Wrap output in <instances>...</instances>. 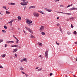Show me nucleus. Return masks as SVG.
<instances>
[{
    "label": "nucleus",
    "mask_w": 77,
    "mask_h": 77,
    "mask_svg": "<svg viewBox=\"0 0 77 77\" xmlns=\"http://www.w3.org/2000/svg\"><path fill=\"white\" fill-rule=\"evenodd\" d=\"M26 23L28 24V26H32L33 23L32 21L29 19H27L26 20Z\"/></svg>",
    "instance_id": "f257e3e1"
},
{
    "label": "nucleus",
    "mask_w": 77,
    "mask_h": 77,
    "mask_svg": "<svg viewBox=\"0 0 77 77\" xmlns=\"http://www.w3.org/2000/svg\"><path fill=\"white\" fill-rule=\"evenodd\" d=\"M25 28L27 30H28L31 33H33V31H32V30H31V29H30L29 27L26 26L25 27Z\"/></svg>",
    "instance_id": "f03ea898"
},
{
    "label": "nucleus",
    "mask_w": 77,
    "mask_h": 77,
    "mask_svg": "<svg viewBox=\"0 0 77 77\" xmlns=\"http://www.w3.org/2000/svg\"><path fill=\"white\" fill-rule=\"evenodd\" d=\"M56 12L57 13H60L61 14H66V15H71V14L66 13H63L61 12H57V11Z\"/></svg>",
    "instance_id": "7ed1b4c3"
},
{
    "label": "nucleus",
    "mask_w": 77,
    "mask_h": 77,
    "mask_svg": "<svg viewBox=\"0 0 77 77\" xmlns=\"http://www.w3.org/2000/svg\"><path fill=\"white\" fill-rule=\"evenodd\" d=\"M27 3H28V2H21L20 4L22 6H25L27 5Z\"/></svg>",
    "instance_id": "20e7f679"
},
{
    "label": "nucleus",
    "mask_w": 77,
    "mask_h": 77,
    "mask_svg": "<svg viewBox=\"0 0 77 77\" xmlns=\"http://www.w3.org/2000/svg\"><path fill=\"white\" fill-rule=\"evenodd\" d=\"M33 15L36 17H38L39 16V14L38 13L34 12L33 13Z\"/></svg>",
    "instance_id": "39448f33"
},
{
    "label": "nucleus",
    "mask_w": 77,
    "mask_h": 77,
    "mask_svg": "<svg viewBox=\"0 0 77 77\" xmlns=\"http://www.w3.org/2000/svg\"><path fill=\"white\" fill-rule=\"evenodd\" d=\"M48 51H47L45 52V57H46V58H48Z\"/></svg>",
    "instance_id": "423d86ee"
},
{
    "label": "nucleus",
    "mask_w": 77,
    "mask_h": 77,
    "mask_svg": "<svg viewBox=\"0 0 77 77\" xmlns=\"http://www.w3.org/2000/svg\"><path fill=\"white\" fill-rule=\"evenodd\" d=\"M20 62H24V61H25L26 62V63L27 62V59L26 58H25L23 59L20 60Z\"/></svg>",
    "instance_id": "0eeeda50"
},
{
    "label": "nucleus",
    "mask_w": 77,
    "mask_h": 77,
    "mask_svg": "<svg viewBox=\"0 0 77 77\" xmlns=\"http://www.w3.org/2000/svg\"><path fill=\"white\" fill-rule=\"evenodd\" d=\"M44 27L43 26H42L40 29V32H42L44 30Z\"/></svg>",
    "instance_id": "6e6552de"
},
{
    "label": "nucleus",
    "mask_w": 77,
    "mask_h": 77,
    "mask_svg": "<svg viewBox=\"0 0 77 77\" xmlns=\"http://www.w3.org/2000/svg\"><path fill=\"white\" fill-rule=\"evenodd\" d=\"M45 9L46 11H47L48 12H50L52 11V10L51 9H48L47 8H45Z\"/></svg>",
    "instance_id": "1a4fd4ad"
},
{
    "label": "nucleus",
    "mask_w": 77,
    "mask_h": 77,
    "mask_svg": "<svg viewBox=\"0 0 77 77\" xmlns=\"http://www.w3.org/2000/svg\"><path fill=\"white\" fill-rule=\"evenodd\" d=\"M8 5H16V4L15 3L11 2L10 3H8Z\"/></svg>",
    "instance_id": "9d476101"
},
{
    "label": "nucleus",
    "mask_w": 77,
    "mask_h": 77,
    "mask_svg": "<svg viewBox=\"0 0 77 77\" xmlns=\"http://www.w3.org/2000/svg\"><path fill=\"white\" fill-rule=\"evenodd\" d=\"M36 8L35 6H30L29 7V9L30 10V9H32V8Z\"/></svg>",
    "instance_id": "9b49d317"
},
{
    "label": "nucleus",
    "mask_w": 77,
    "mask_h": 77,
    "mask_svg": "<svg viewBox=\"0 0 77 77\" xmlns=\"http://www.w3.org/2000/svg\"><path fill=\"white\" fill-rule=\"evenodd\" d=\"M18 51V49L15 48L14 49V51H13V53H15V52H17Z\"/></svg>",
    "instance_id": "f8f14e48"
},
{
    "label": "nucleus",
    "mask_w": 77,
    "mask_h": 77,
    "mask_svg": "<svg viewBox=\"0 0 77 77\" xmlns=\"http://www.w3.org/2000/svg\"><path fill=\"white\" fill-rule=\"evenodd\" d=\"M14 58H17V54H15L14 55Z\"/></svg>",
    "instance_id": "ddd939ff"
},
{
    "label": "nucleus",
    "mask_w": 77,
    "mask_h": 77,
    "mask_svg": "<svg viewBox=\"0 0 77 77\" xmlns=\"http://www.w3.org/2000/svg\"><path fill=\"white\" fill-rule=\"evenodd\" d=\"M20 69L21 71H23V67L20 66Z\"/></svg>",
    "instance_id": "4468645a"
},
{
    "label": "nucleus",
    "mask_w": 77,
    "mask_h": 77,
    "mask_svg": "<svg viewBox=\"0 0 77 77\" xmlns=\"http://www.w3.org/2000/svg\"><path fill=\"white\" fill-rule=\"evenodd\" d=\"M30 37L31 38H35V37L33 35H30Z\"/></svg>",
    "instance_id": "2eb2a0df"
},
{
    "label": "nucleus",
    "mask_w": 77,
    "mask_h": 77,
    "mask_svg": "<svg viewBox=\"0 0 77 77\" xmlns=\"http://www.w3.org/2000/svg\"><path fill=\"white\" fill-rule=\"evenodd\" d=\"M38 45H40L41 46H42V44L41 43H40V42H38Z\"/></svg>",
    "instance_id": "dca6fc26"
},
{
    "label": "nucleus",
    "mask_w": 77,
    "mask_h": 77,
    "mask_svg": "<svg viewBox=\"0 0 77 77\" xmlns=\"http://www.w3.org/2000/svg\"><path fill=\"white\" fill-rule=\"evenodd\" d=\"M6 14H7L8 15V14H9L10 13V12H8V11H6Z\"/></svg>",
    "instance_id": "f3484780"
},
{
    "label": "nucleus",
    "mask_w": 77,
    "mask_h": 77,
    "mask_svg": "<svg viewBox=\"0 0 77 77\" xmlns=\"http://www.w3.org/2000/svg\"><path fill=\"white\" fill-rule=\"evenodd\" d=\"M67 34L69 35L71 34V32L69 31H68L67 32Z\"/></svg>",
    "instance_id": "a211bd4d"
},
{
    "label": "nucleus",
    "mask_w": 77,
    "mask_h": 77,
    "mask_svg": "<svg viewBox=\"0 0 77 77\" xmlns=\"http://www.w3.org/2000/svg\"><path fill=\"white\" fill-rule=\"evenodd\" d=\"M6 56V54H3V55H2V57L3 58L5 57Z\"/></svg>",
    "instance_id": "6ab92c4d"
},
{
    "label": "nucleus",
    "mask_w": 77,
    "mask_h": 77,
    "mask_svg": "<svg viewBox=\"0 0 77 77\" xmlns=\"http://www.w3.org/2000/svg\"><path fill=\"white\" fill-rule=\"evenodd\" d=\"M42 35H45V33L44 32H42Z\"/></svg>",
    "instance_id": "aec40b11"
},
{
    "label": "nucleus",
    "mask_w": 77,
    "mask_h": 77,
    "mask_svg": "<svg viewBox=\"0 0 77 77\" xmlns=\"http://www.w3.org/2000/svg\"><path fill=\"white\" fill-rule=\"evenodd\" d=\"M12 22H13V20H12L11 21L9 22L8 23H9L10 24H12Z\"/></svg>",
    "instance_id": "412c9836"
},
{
    "label": "nucleus",
    "mask_w": 77,
    "mask_h": 77,
    "mask_svg": "<svg viewBox=\"0 0 77 77\" xmlns=\"http://www.w3.org/2000/svg\"><path fill=\"white\" fill-rule=\"evenodd\" d=\"M14 47H17V48H18V47H19V46L18 45H14Z\"/></svg>",
    "instance_id": "4be33fe9"
},
{
    "label": "nucleus",
    "mask_w": 77,
    "mask_h": 77,
    "mask_svg": "<svg viewBox=\"0 0 77 77\" xmlns=\"http://www.w3.org/2000/svg\"><path fill=\"white\" fill-rule=\"evenodd\" d=\"M17 18L18 19H19V20H21V17L20 16L18 17Z\"/></svg>",
    "instance_id": "5701e85b"
},
{
    "label": "nucleus",
    "mask_w": 77,
    "mask_h": 77,
    "mask_svg": "<svg viewBox=\"0 0 77 77\" xmlns=\"http://www.w3.org/2000/svg\"><path fill=\"white\" fill-rule=\"evenodd\" d=\"M40 13H41L42 14H43L44 15H45V13H44V12H43V11H41L40 12Z\"/></svg>",
    "instance_id": "b1692460"
},
{
    "label": "nucleus",
    "mask_w": 77,
    "mask_h": 77,
    "mask_svg": "<svg viewBox=\"0 0 77 77\" xmlns=\"http://www.w3.org/2000/svg\"><path fill=\"white\" fill-rule=\"evenodd\" d=\"M73 10H77V8H72Z\"/></svg>",
    "instance_id": "393cba45"
},
{
    "label": "nucleus",
    "mask_w": 77,
    "mask_h": 77,
    "mask_svg": "<svg viewBox=\"0 0 77 77\" xmlns=\"http://www.w3.org/2000/svg\"><path fill=\"white\" fill-rule=\"evenodd\" d=\"M16 39L17 40L16 43H17V44H18V43L19 40H18V38H17V39Z\"/></svg>",
    "instance_id": "a878e982"
},
{
    "label": "nucleus",
    "mask_w": 77,
    "mask_h": 77,
    "mask_svg": "<svg viewBox=\"0 0 77 77\" xmlns=\"http://www.w3.org/2000/svg\"><path fill=\"white\" fill-rule=\"evenodd\" d=\"M73 33L75 34V35H76L77 34V32L76 31H75L74 32H73Z\"/></svg>",
    "instance_id": "bb28decb"
},
{
    "label": "nucleus",
    "mask_w": 77,
    "mask_h": 77,
    "mask_svg": "<svg viewBox=\"0 0 77 77\" xmlns=\"http://www.w3.org/2000/svg\"><path fill=\"white\" fill-rule=\"evenodd\" d=\"M13 37L14 38H15V39H17V38L16 37H15V35H13Z\"/></svg>",
    "instance_id": "cd10ccee"
},
{
    "label": "nucleus",
    "mask_w": 77,
    "mask_h": 77,
    "mask_svg": "<svg viewBox=\"0 0 77 77\" xmlns=\"http://www.w3.org/2000/svg\"><path fill=\"white\" fill-rule=\"evenodd\" d=\"M72 6V4L71 5H69L68 6L66 7L67 8H69V7Z\"/></svg>",
    "instance_id": "c85d7f7f"
},
{
    "label": "nucleus",
    "mask_w": 77,
    "mask_h": 77,
    "mask_svg": "<svg viewBox=\"0 0 77 77\" xmlns=\"http://www.w3.org/2000/svg\"><path fill=\"white\" fill-rule=\"evenodd\" d=\"M2 31L3 32V33H6V31L5 30H2Z\"/></svg>",
    "instance_id": "c756f323"
},
{
    "label": "nucleus",
    "mask_w": 77,
    "mask_h": 77,
    "mask_svg": "<svg viewBox=\"0 0 77 77\" xmlns=\"http://www.w3.org/2000/svg\"><path fill=\"white\" fill-rule=\"evenodd\" d=\"M10 42V43H14V41H9Z\"/></svg>",
    "instance_id": "7c9ffc66"
},
{
    "label": "nucleus",
    "mask_w": 77,
    "mask_h": 77,
    "mask_svg": "<svg viewBox=\"0 0 77 77\" xmlns=\"http://www.w3.org/2000/svg\"><path fill=\"white\" fill-rule=\"evenodd\" d=\"M11 47H14V45H11Z\"/></svg>",
    "instance_id": "2f4dec72"
},
{
    "label": "nucleus",
    "mask_w": 77,
    "mask_h": 77,
    "mask_svg": "<svg viewBox=\"0 0 77 77\" xmlns=\"http://www.w3.org/2000/svg\"><path fill=\"white\" fill-rule=\"evenodd\" d=\"M4 28H5V29H8V27L6 26H4Z\"/></svg>",
    "instance_id": "473e14b6"
},
{
    "label": "nucleus",
    "mask_w": 77,
    "mask_h": 77,
    "mask_svg": "<svg viewBox=\"0 0 77 77\" xmlns=\"http://www.w3.org/2000/svg\"><path fill=\"white\" fill-rule=\"evenodd\" d=\"M3 39H2L0 40V42H3Z\"/></svg>",
    "instance_id": "72a5a7b5"
},
{
    "label": "nucleus",
    "mask_w": 77,
    "mask_h": 77,
    "mask_svg": "<svg viewBox=\"0 0 77 77\" xmlns=\"http://www.w3.org/2000/svg\"><path fill=\"white\" fill-rule=\"evenodd\" d=\"M10 59H13V57H12V56H10Z\"/></svg>",
    "instance_id": "f704fd0d"
},
{
    "label": "nucleus",
    "mask_w": 77,
    "mask_h": 77,
    "mask_svg": "<svg viewBox=\"0 0 77 77\" xmlns=\"http://www.w3.org/2000/svg\"><path fill=\"white\" fill-rule=\"evenodd\" d=\"M6 42L7 43H8V44H9V43H10V42H9V41H6Z\"/></svg>",
    "instance_id": "c9c22d12"
},
{
    "label": "nucleus",
    "mask_w": 77,
    "mask_h": 77,
    "mask_svg": "<svg viewBox=\"0 0 77 77\" xmlns=\"http://www.w3.org/2000/svg\"><path fill=\"white\" fill-rule=\"evenodd\" d=\"M41 70H42V68H40V69H38V71H41Z\"/></svg>",
    "instance_id": "e433bc0d"
},
{
    "label": "nucleus",
    "mask_w": 77,
    "mask_h": 77,
    "mask_svg": "<svg viewBox=\"0 0 77 77\" xmlns=\"http://www.w3.org/2000/svg\"><path fill=\"white\" fill-rule=\"evenodd\" d=\"M5 47H8V45L7 44H5Z\"/></svg>",
    "instance_id": "4c0bfd02"
},
{
    "label": "nucleus",
    "mask_w": 77,
    "mask_h": 77,
    "mask_svg": "<svg viewBox=\"0 0 77 77\" xmlns=\"http://www.w3.org/2000/svg\"><path fill=\"white\" fill-rule=\"evenodd\" d=\"M21 1H22L23 2H26V0H20Z\"/></svg>",
    "instance_id": "58836bf2"
},
{
    "label": "nucleus",
    "mask_w": 77,
    "mask_h": 77,
    "mask_svg": "<svg viewBox=\"0 0 77 77\" xmlns=\"http://www.w3.org/2000/svg\"><path fill=\"white\" fill-rule=\"evenodd\" d=\"M54 1L55 2H59V0H54Z\"/></svg>",
    "instance_id": "ea45409f"
},
{
    "label": "nucleus",
    "mask_w": 77,
    "mask_h": 77,
    "mask_svg": "<svg viewBox=\"0 0 77 77\" xmlns=\"http://www.w3.org/2000/svg\"><path fill=\"white\" fill-rule=\"evenodd\" d=\"M21 72L22 74H26V73H25L24 72L22 71Z\"/></svg>",
    "instance_id": "a19ab883"
},
{
    "label": "nucleus",
    "mask_w": 77,
    "mask_h": 77,
    "mask_svg": "<svg viewBox=\"0 0 77 77\" xmlns=\"http://www.w3.org/2000/svg\"><path fill=\"white\" fill-rule=\"evenodd\" d=\"M26 77H28V75H29L28 74H25Z\"/></svg>",
    "instance_id": "79ce46f5"
},
{
    "label": "nucleus",
    "mask_w": 77,
    "mask_h": 77,
    "mask_svg": "<svg viewBox=\"0 0 77 77\" xmlns=\"http://www.w3.org/2000/svg\"><path fill=\"white\" fill-rule=\"evenodd\" d=\"M71 26L72 28V29H73L74 26H72V24H71Z\"/></svg>",
    "instance_id": "37998d69"
},
{
    "label": "nucleus",
    "mask_w": 77,
    "mask_h": 77,
    "mask_svg": "<svg viewBox=\"0 0 77 77\" xmlns=\"http://www.w3.org/2000/svg\"><path fill=\"white\" fill-rule=\"evenodd\" d=\"M69 10L70 11H72L73 10L72 8L69 9Z\"/></svg>",
    "instance_id": "c03bdc74"
},
{
    "label": "nucleus",
    "mask_w": 77,
    "mask_h": 77,
    "mask_svg": "<svg viewBox=\"0 0 77 77\" xmlns=\"http://www.w3.org/2000/svg\"><path fill=\"white\" fill-rule=\"evenodd\" d=\"M0 68H3V67L2 66H0Z\"/></svg>",
    "instance_id": "a18cd8bd"
},
{
    "label": "nucleus",
    "mask_w": 77,
    "mask_h": 77,
    "mask_svg": "<svg viewBox=\"0 0 77 77\" xmlns=\"http://www.w3.org/2000/svg\"><path fill=\"white\" fill-rule=\"evenodd\" d=\"M57 26H60V24H59V23H57Z\"/></svg>",
    "instance_id": "49530a36"
},
{
    "label": "nucleus",
    "mask_w": 77,
    "mask_h": 77,
    "mask_svg": "<svg viewBox=\"0 0 77 77\" xmlns=\"http://www.w3.org/2000/svg\"><path fill=\"white\" fill-rule=\"evenodd\" d=\"M56 43L57 45H59V43H57V42H56Z\"/></svg>",
    "instance_id": "de8ad7c7"
},
{
    "label": "nucleus",
    "mask_w": 77,
    "mask_h": 77,
    "mask_svg": "<svg viewBox=\"0 0 77 77\" xmlns=\"http://www.w3.org/2000/svg\"><path fill=\"white\" fill-rule=\"evenodd\" d=\"M52 75H53V73H51L50 74V76H51Z\"/></svg>",
    "instance_id": "09e8293b"
},
{
    "label": "nucleus",
    "mask_w": 77,
    "mask_h": 77,
    "mask_svg": "<svg viewBox=\"0 0 77 77\" xmlns=\"http://www.w3.org/2000/svg\"><path fill=\"white\" fill-rule=\"evenodd\" d=\"M3 8H4V9H6V6H3L2 7Z\"/></svg>",
    "instance_id": "8fccbe9b"
},
{
    "label": "nucleus",
    "mask_w": 77,
    "mask_h": 77,
    "mask_svg": "<svg viewBox=\"0 0 77 77\" xmlns=\"http://www.w3.org/2000/svg\"><path fill=\"white\" fill-rule=\"evenodd\" d=\"M38 68H39V67H36L35 68V69H38Z\"/></svg>",
    "instance_id": "3c124183"
},
{
    "label": "nucleus",
    "mask_w": 77,
    "mask_h": 77,
    "mask_svg": "<svg viewBox=\"0 0 77 77\" xmlns=\"http://www.w3.org/2000/svg\"><path fill=\"white\" fill-rule=\"evenodd\" d=\"M42 57L41 55H40V56H39V57Z\"/></svg>",
    "instance_id": "603ef678"
},
{
    "label": "nucleus",
    "mask_w": 77,
    "mask_h": 77,
    "mask_svg": "<svg viewBox=\"0 0 77 77\" xmlns=\"http://www.w3.org/2000/svg\"><path fill=\"white\" fill-rule=\"evenodd\" d=\"M26 7H24V10L25 11V9H26Z\"/></svg>",
    "instance_id": "864d4df0"
},
{
    "label": "nucleus",
    "mask_w": 77,
    "mask_h": 77,
    "mask_svg": "<svg viewBox=\"0 0 77 77\" xmlns=\"http://www.w3.org/2000/svg\"><path fill=\"white\" fill-rule=\"evenodd\" d=\"M23 32H24V33H26V31H25L23 30Z\"/></svg>",
    "instance_id": "5fc2aeb1"
},
{
    "label": "nucleus",
    "mask_w": 77,
    "mask_h": 77,
    "mask_svg": "<svg viewBox=\"0 0 77 77\" xmlns=\"http://www.w3.org/2000/svg\"><path fill=\"white\" fill-rule=\"evenodd\" d=\"M41 59H43V57H41Z\"/></svg>",
    "instance_id": "6e6d98bb"
},
{
    "label": "nucleus",
    "mask_w": 77,
    "mask_h": 77,
    "mask_svg": "<svg viewBox=\"0 0 77 77\" xmlns=\"http://www.w3.org/2000/svg\"><path fill=\"white\" fill-rule=\"evenodd\" d=\"M75 44H77V42H75Z\"/></svg>",
    "instance_id": "4d7b16f0"
},
{
    "label": "nucleus",
    "mask_w": 77,
    "mask_h": 77,
    "mask_svg": "<svg viewBox=\"0 0 77 77\" xmlns=\"http://www.w3.org/2000/svg\"><path fill=\"white\" fill-rule=\"evenodd\" d=\"M0 14H1V15H3V14H1V12H0Z\"/></svg>",
    "instance_id": "13d9d810"
},
{
    "label": "nucleus",
    "mask_w": 77,
    "mask_h": 77,
    "mask_svg": "<svg viewBox=\"0 0 77 77\" xmlns=\"http://www.w3.org/2000/svg\"><path fill=\"white\" fill-rule=\"evenodd\" d=\"M59 17H58L57 18V20H58V19H59Z\"/></svg>",
    "instance_id": "bf43d9fd"
},
{
    "label": "nucleus",
    "mask_w": 77,
    "mask_h": 77,
    "mask_svg": "<svg viewBox=\"0 0 77 77\" xmlns=\"http://www.w3.org/2000/svg\"><path fill=\"white\" fill-rule=\"evenodd\" d=\"M38 12H40L41 13V11H38Z\"/></svg>",
    "instance_id": "052dcab7"
},
{
    "label": "nucleus",
    "mask_w": 77,
    "mask_h": 77,
    "mask_svg": "<svg viewBox=\"0 0 77 77\" xmlns=\"http://www.w3.org/2000/svg\"><path fill=\"white\" fill-rule=\"evenodd\" d=\"M73 76L74 77H75V75H74Z\"/></svg>",
    "instance_id": "680f3d73"
},
{
    "label": "nucleus",
    "mask_w": 77,
    "mask_h": 77,
    "mask_svg": "<svg viewBox=\"0 0 77 77\" xmlns=\"http://www.w3.org/2000/svg\"><path fill=\"white\" fill-rule=\"evenodd\" d=\"M19 48H21V47H20V46H19Z\"/></svg>",
    "instance_id": "e2e57ef3"
},
{
    "label": "nucleus",
    "mask_w": 77,
    "mask_h": 77,
    "mask_svg": "<svg viewBox=\"0 0 77 77\" xmlns=\"http://www.w3.org/2000/svg\"><path fill=\"white\" fill-rule=\"evenodd\" d=\"M62 6L61 5H60V7H62Z\"/></svg>",
    "instance_id": "0e129e2a"
},
{
    "label": "nucleus",
    "mask_w": 77,
    "mask_h": 77,
    "mask_svg": "<svg viewBox=\"0 0 77 77\" xmlns=\"http://www.w3.org/2000/svg\"><path fill=\"white\" fill-rule=\"evenodd\" d=\"M76 61H77V57L76 58Z\"/></svg>",
    "instance_id": "69168bd1"
},
{
    "label": "nucleus",
    "mask_w": 77,
    "mask_h": 77,
    "mask_svg": "<svg viewBox=\"0 0 77 77\" xmlns=\"http://www.w3.org/2000/svg\"><path fill=\"white\" fill-rule=\"evenodd\" d=\"M66 77H68V76H67V75H66Z\"/></svg>",
    "instance_id": "338daca9"
},
{
    "label": "nucleus",
    "mask_w": 77,
    "mask_h": 77,
    "mask_svg": "<svg viewBox=\"0 0 77 77\" xmlns=\"http://www.w3.org/2000/svg\"><path fill=\"white\" fill-rule=\"evenodd\" d=\"M60 31H62V30H61V29H60Z\"/></svg>",
    "instance_id": "774afa93"
}]
</instances>
